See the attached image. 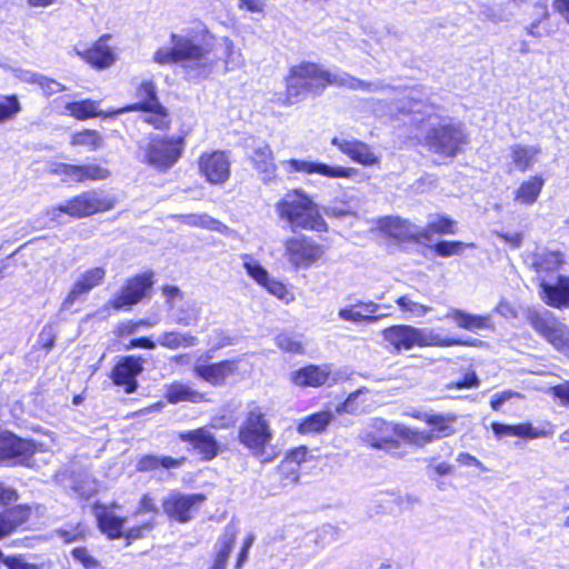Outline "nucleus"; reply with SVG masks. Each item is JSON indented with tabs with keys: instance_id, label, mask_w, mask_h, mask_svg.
I'll use <instances>...</instances> for the list:
<instances>
[{
	"instance_id": "obj_1",
	"label": "nucleus",
	"mask_w": 569,
	"mask_h": 569,
	"mask_svg": "<svg viewBox=\"0 0 569 569\" xmlns=\"http://www.w3.org/2000/svg\"><path fill=\"white\" fill-rule=\"evenodd\" d=\"M383 340L395 352L409 351L415 347H452V346H478L481 341L473 339L463 341L458 338L442 336L435 328L415 327L410 325H393L381 331Z\"/></svg>"
},
{
	"instance_id": "obj_2",
	"label": "nucleus",
	"mask_w": 569,
	"mask_h": 569,
	"mask_svg": "<svg viewBox=\"0 0 569 569\" xmlns=\"http://www.w3.org/2000/svg\"><path fill=\"white\" fill-rule=\"evenodd\" d=\"M278 218L297 229L315 232L328 231V223L320 213L319 206L302 189L288 191L274 204Z\"/></svg>"
},
{
	"instance_id": "obj_3",
	"label": "nucleus",
	"mask_w": 569,
	"mask_h": 569,
	"mask_svg": "<svg viewBox=\"0 0 569 569\" xmlns=\"http://www.w3.org/2000/svg\"><path fill=\"white\" fill-rule=\"evenodd\" d=\"M238 440L261 463L272 462L280 453L272 445L273 430L260 407L247 412L238 429Z\"/></svg>"
},
{
	"instance_id": "obj_4",
	"label": "nucleus",
	"mask_w": 569,
	"mask_h": 569,
	"mask_svg": "<svg viewBox=\"0 0 569 569\" xmlns=\"http://www.w3.org/2000/svg\"><path fill=\"white\" fill-rule=\"evenodd\" d=\"M286 92L277 98L280 106L299 103L308 94L320 96L326 89L325 69L312 62L295 64L284 79Z\"/></svg>"
},
{
	"instance_id": "obj_5",
	"label": "nucleus",
	"mask_w": 569,
	"mask_h": 569,
	"mask_svg": "<svg viewBox=\"0 0 569 569\" xmlns=\"http://www.w3.org/2000/svg\"><path fill=\"white\" fill-rule=\"evenodd\" d=\"M114 207V201L103 197L97 190L81 192L58 206L47 208L46 216L52 221H59L61 214L73 219H82L96 213L106 212Z\"/></svg>"
},
{
	"instance_id": "obj_6",
	"label": "nucleus",
	"mask_w": 569,
	"mask_h": 569,
	"mask_svg": "<svg viewBox=\"0 0 569 569\" xmlns=\"http://www.w3.org/2000/svg\"><path fill=\"white\" fill-rule=\"evenodd\" d=\"M208 37L206 29L194 33L189 31L183 34L172 33L171 42L176 44L178 62L182 63L184 68L208 71L210 64L207 61L211 51Z\"/></svg>"
},
{
	"instance_id": "obj_7",
	"label": "nucleus",
	"mask_w": 569,
	"mask_h": 569,
	"mask_svg": "<svg viewBox=\"0 0 569 569\" xmlns=\"http://www.w3.org/2000/svg\"><path fill=\"white\" fill-rule=\"evenodd\" d=\"M468 143V136L460 124L443 121L430 122L425 144L435 153L445 158H455Z\"/></svg>"
},
{
	"instance_id": "obj_8",
	"label": "nucleus",
	"mask_w": 569,
	"mask_h": 569,
	"mask_svg": "<svg viewBox=\"0 0 569 569\" xmlns=\"http://www.w3.org/2000/svg\"><path fill=\"white\" fill-rule=\"evenodd\" d=\"M48 440L34 441L16 436L12 432H0V461H8L14 465H27L32 455L37 451L48 452L56 445L53 433H46Z\"/></svg>"
},
{
	"instance_id": "obj_9",
	"label": "nucleus",
	"mask_w": 569,
	"mask_h": 569,
	"mask_svg": "<svg viewBox=\"0 0 569 569\" xmlns=\"http://www.w3.org/2000/svg\"><path fill=\"white\" fill-rule=\"evenodd\" d=\"M141 149L143 161L147 164L159 171H166L181 158L184 150V140L180 137L163 138L154 136Z\"/></svg>"
},
{
	"instance_id": "obj_10",
	"label": "nucleus",
	"mask_w": 569,
	"mask_h": 569,
	"mask_svg": "<svg viewBox=\"0 0 569 569\" xmlns=\"http://www.w3.org/2000/svg\"><path fill=\"white\" fill-rule=\"evenodd\" d=\"M282 246L284 260L295 269H309L325 256L323 246L305 234L288 237Z\"/></svg>"
},
{
	"instance_id": "obj_11",
	"label": "nucleus",
	"mask_w": 569,
	"mask_h": 569,
	"mask_svg": "<svg viewBox=\"0 0 569 569\" xmlns=\"http://www.w3.org/2000/svg\"><path fill=\"white\" fill-rule=\"evenodd\" d=\"M530 326L557 350L569 356V328L551 312L529 315Z\"/></svg>"
},
{
	"instance_id": "obj_12",
	"label": "nucleus",
	"mask_w": 569,
	"mask_h": 569,
	"mask_svg": "<svg viewBox=\"0 0 569 569\" xmlns=\"http://www.w3.org/2000/svg\"><path fill=\"white\" fill-rule=\"evenodd\" d=\"M206 496L202 493L186 495L179 491H171L162 501L163 512L170 520L187 523L202 503L206 501Z\"/></svg>"
},
{
	"instance_id": "obj_13",
	"label": "nucleus",
	"mask_w": 569,
	"mask_h": 569,
	"mask_svg": "<svg viewBox=\"0 0 569 569\" xmlns=\"http://www.w3.org/2000/svg\"><path fill=\"white\" fill-rule=\"evenodd\" d=\"M199 174L213 186L224 184L231 174L229 156L221 150L204 151L197 160Z\"/></svg>"
},
{
	"instance_id": "obj_14",
	"label": "nucleus",
	"mask_w": 569,
	"mask_h": 569,
	"mask_svg": "<svg viewBox=\"0 0 569 569\" xmlns=\"http://www.w3.org/2000/svg\"><path fill=\"white\" fill-rule=\"evenodd\" d=\"M210 356H202L193 366L194 376L210 385H222L227 378L239 372L241 359H229L217 363H210Z\"/></svg>"
},
{
	"instance_id": "obj_15",
	"label": "nucleus",
	"mask_w": 569,
	"mask_h": 569,
	"mask_svg": "<svg viewBox=\"0 0 569 569\" xmlns=\"http://www.w3.org/2000/svg\"><path fill=\"white\" fill-rule=\"evenodd\" d=\"M287 172L317 173L330 179H353L359 170L353 167L330 166L323 162L290 159L281 162Z\"/></svg>"
},
{
	"instance_id": "obj_16",
	"label": "nucleus",
	"mask_w": 569,
	"mask_h": 569,
	"mask_svg": "<svg viewBox=\"0 0 569 569\" xmlns=\"http://www.w3.org/2000/svg\"><path fill=\"white\" fill-rule=\"evenodd\" d=\"M152 272H143L127 280L120 292L110 300L113 309L131 307L143 299L146 292L152 287Z\"/></svg>"
},
{
	"instance_id": "obj_17",
	"label": "nucleus",
	"mask_w": 569,
	"mask_h": 569,
	"mask_svg": "<svg viewBox=\"0 0 569 569\" xmlns=\"http://www.w3.org/2000/svg\"><path fill=\"white\" fill-rule=\"evenodd\" d=\"M106 274L107 271L103 267H92L81 272L62 301L61 309L68 310L74 302L83 299L91 290L104 281Z\"/></svg>"
},
{
	"instance_id": "obj_18",
	"label": "nucleus",
	"mask_w": 569,
	"mask_h": 569,
	"mask_svg": "<svg viewBox=\"0 0 569 569\" xmlns=\"http://www.w3.org/2000/svg\"><path fill=\"white\" fill-rule=\"evenodd\" d=\"M331 143L337 147L350 160L363 167H375L380 164V157L366 142L345 137H333Z\"/></svg>"
},
{
	"instance_id": "obj_19",
	"label": "nucleus",
	"mask_w": 569,
	"mask_h": 569,
	"mask_svg": "<svg viewBox=\"0 0 569 569\" xmlns=\"http://www.w3.org/2000/svg\"><path fill=\"white\" fill-rule=\"evenodd\" d=\"M540 299L556 309L569 308V277L559 274L557 278H541L539 282Z\"/></svg>"
},
{
	"instance_id": "obj_20",
	"label": "nucleus",
	"mask_w": 569,
	"mask_h": 569,
	"mask_svg": "<svg viewBox=\"0 0 569 569\" xmlns=\"http://www.w3.org/2000/svg\"><path fill=\"white\" fill-rule=\"evenodd\" d=\"M380 305L375 301H358L353 305L341 307L338 310L340 320L353 325L375 323L387 317L379 313Z\"/></svg>"
},
{
	"instance_id": "obj_21",
	"label": "nucleus",
	"mask_w": 569,
	"mask_h": 569,
	"mask_svg": "<svg viewBox=\"0 0 569 569\" xmlns=\"http://www.w3.org/2000/svg\"><path fill=\"white\" fill-rule=\"evenodd\" d=\"M378 228L391 238L398 240H416L427 239V232L421 228L412 224L410 221L399 217H386L378 221Z\"/></svg>"
},
{
	"instance_id": "obj_22",
	"label": "nucleus",
	"mask_w": 569,
	"mask_h": 569,
	"mask_svg": "<svg viewBox=\"0 0 569 569\" xmlns=\"http://www.w3.org/2000/svg\"><path fill=\"white\" fill-rule=\"evenodd\" d=\"M179 438L189 442L204 460H211L218 455L219 445L213 435L204 428L180 432Z\"/></svg>"
},
{
	"instance_id": "obj_23",
	"label": "nucleus",
	"mask_w": 569,
	"mask_h": 569,
	"mask_svg": "<svg viewBox=\"0 0 569 569\" xmlns=\"http://www.w3.org/2000/svg\"><path fill=\"white\" fill-rule=\"evenodd\" d=\"M137 110H143L147 113L143 117V121L151 124L156 129H163L169 126V117L158 100L143 101L120 109H114L111 112H108L107 116H118L128 111Z\"/></svg>"
},
{
	"instance_id": "obj_24",
	"label": "nucleus",
	"mask_w": 569,
	"mask_h": 569,
	"mask_svg": "<svg viewBox=\"0 0 569 569\" xmlns=\"http://www.w3.org/2000/svg\"><path fill=\"white\" fill-rule=\"evenodd\" d=\"M325 82L326 88L328 86H336L366 92H377L385 88L382 83L367 82L341 70L330 71L325 69Z\"/></svg>"
},
{
	"instance_id": "obj_25",
	"label": "nucleus",
	"mask_w": 569,
	"mask_h": 569,
	"mask_svg": "<svg viewBox=\"0 0 569 569\" xmlns=\"http://www.w3.org/2000/svg\"><path fill=\"white\" fill-rule=\"evenodd\" d=\"M530 263L537 273L538 281L541 282V278H551V273L562 267L565 259L560 251L542 248L532 254Z\"/></svg>"
},
{
	"instance_id": "obj_26",
	"label": "nucleus",
	"mask_w": 569,
	"mask_h": 569,
	"mask_svg": "<svg viewBox=\"0 0 569 569\" xmlns=\"http://www.w3.org/2000/svg\"><path fill=\"white\" fill-rule=\"evenodd\" d=\"M141 371L140 359L127 357L114 367L112 380L116 385L124 387L126 392L131 393L137 388L136 377Z\"/></svg>"
},
{
	"instance_id": "obj_27",
	"label": "nucleus",
	"mask_w": 569,
	"mask_h": 569,
	"mask_svg": "<svg viewBox=\"0 0 569 569\" xmlns=\"http://www.w3.org/2000/svg\"><path fill=\"white\" fill-rule=\"evenodd\" d=\"M331 373V366L328 363L321 366L310 365L291 375V381L298 387H321L323 386Z\"/></svg>"
},
{
	"instance_id": "obj_28",
	"label": "nucleus",
	"mask_w": 569,
	"mask_h": 569,
	"mask_svg": "<svg viewBox=\"0 0 569 569\" xmlns=\"http://www.w3.org/2000/svg\"><path fill=\"white\" fill-rule=\"evenodd\" d=\"M443 319L451 320L458 328L469 331L488 329L491 327L490 316L473 315L457 308H450L443 316Z\"/></svg>"
},
{
	"instance_id": "obj_29",
	"label": "nucleus",
	"mask_w": 569,
	"mask_h": 569,
	"mask_svg": "<svg viewBox=\"0 0 569 569\" xmlns=\"http://www.w3.org/2000/svg\"><path fill=\"white\" fill-rule=\"evenodd\" d=\"M76 51L79 57L99 69L108 68L116 61L114 53L107 46L103 38L97 41L90 49L83 51L77 49Z\"/></svg>"
},
{
	"instance_id": "obj_30",
	"label": "nucleus",
	"mask_w": 569,
	"mask_h": 569,
	"mask_svg": "<svg viewBox=\"0 0 569 569\" xmlns=\"http://www.w3.org/2000/svg\"><path fill=\"white\" fill-rule=\"evenodd\" d=\"M94 516L101 531L104 532L109 538L116 539L122 536L126 518L118 517L114 515L111 508L99 505L94 506Z\"/></svg>"
},
{
	"instance_id": "obj_31",
	"label": "nucleus",
	"mask_w": 569,
	"mask_h": 569,
	"mask_svg": "<svg viewBox=\"0 0 569 569\" xmlns=\"http://www.w3.org/2000/svg\"><path fill=\"white\" fill-rule=\"evenodd\" d=\"M31 515V508L27 505H19L6 510L0 516V539L13 532L26 523Z\"/></svg>"
},
{
	"instance_id": "obj_32",
	"label": "nucleus",
	"mask_w": 569,
	"mask_h": 569,
	"mask_svg": "<svg viewBox=\"0 0 569 569\" xmlns=\"http://www.w3.org/2000/svg\"><path fill=\"white\" fill-rule=\"evenodd\" d=\"M360 438L371 447L381 448L391 439L390 425L382 419H375L361 430Z\"/></svg>"
},
{
	"instance_id": "obj_33",
	"label": "nucleus",
	"mask_w": 569,
	"mask_h": 569,
	"mask_svg": "<svg viewBox=\"0 0 569 569\" xmlns=\"http://www.w3.org/2000/svg\"><path fill=\"white\" fill-rule=\"evenodd\" d=\"M545 180L540 176H533L522 181L513 192L515 202L522 206H531L539 198Z\"/></svg>"
},
{
	"instance_id": "obj_34",
	"label": "nucleus",
	"mask_w": 569,
	"mask_h": 569,
	"mask_svg": "<svg viewBox=\"0 0 569 569\" xmlns=\"http://www.w3.org/2000/svg\"><path fill=\"white\" fill-rule=\"evenodd\" d=\"M67 113L77 120L83 121L94 117H103L111 118L112 116H107L110 111H103L99 108V102L90 99L67 102L64 106Z\"/></svg>"
},
{
	"instance_id": "obj_35",
	"label": "nucleus",
	"mask_w": 569,
	"mask_h": 569,
	"mask_svg": "<svg viewBox=\"0 0 569 569\" xmlns=\"http://www.w3.org/2000/svg\"><path fill=\"white\" fill-rule=\"evenodd\" d=\"M418 418L433 427L431 431H435V439L450 437L456 433L455 422L457 417L452 413H423Z\"/></svg>"
},
{
	"instance_id": "obj_36",
	"label": "nucleus",
	"mask_w": 569,
	"mask_h": 569,
	"mask_svg": "<svg viewBox=\"0 0 569 569\" xmlns=\"http://www.w3.org/2000/svg\"><path fill=\"white\" fill-rule=\"evenodd\" d=\"M323 212L329 218L345 219L356 218L357 208L351 201V197L343 193L341 197H337L331 200L327 206L323 207Z\"/></svg>"
},
{
	"instance_id": "obj_37",
	"label": "nucleus",
	"mask_w": 569,
	"mask_h": 569,
	"mask_svg": "<svg viewBox=\"0 0 569 569\" xmlns=\"http://www.w3.org/2000/svg\"><path fill=\"white\" fill-rule=\"evenodd\" d=\"M332 419L333 415L330 411L316 412L301 419L297 430L300 435L320 433L330 425Z\"/></svg>"
},
{
	"instance_id": "obj_38",
	"label": "nucleus",
	"mask_w": 569,
	"mask_h": 569,
	"mask_svg": "<svg viewBox=\"0 0 569 569\" xmlns=\"http://www.w3.org/2000/svg\"><path fill=\"white\" fill-rule=\"evenodd\" d=\"M253 162L257 170L261 172L264 182H269L276 177V164L268 144H261L254 150Z\"/></svg>"
},
{
	"instance_id": "obj_39",
	"label": "nucleus",
	"mask_w": 569,
	"mask_h": 569,
	"mask_svg": "<svg viewBox=\"0 0 569 569\" xmlns=\"http://www.w3.org/2000/svg\"><path fill=\"white\" fill-rule=\"evenodd\" d=\"M164 397L170 403H178L182 401L200 402L204 398L201 392L196 391L188 385L181 382L168 385L166 387Z\"/></svg>"
},
{
	"instance_id": "obj_40",
	"label": "nucleus",
	"mask_w": 569,
	"mask_h": 569,
	"mask_svg": "<svg viewBox=\"0 0 569 569\" xmlns=\"http://www.w3.org/2000/svg\"><path fill=\"white\" fill-rule=\"evenodd\" d=\"M198 338L190 332L164 331L158 337V343L168 349L190 348L198 345Z\"/></svg>"
},
{
	"instance_id": "obj_41",
	"label": "nucleus",
	"mask_w": 569,
	"mask_h": 569,
	"mask_svg": "<svg viewBox=\"0 0 569 569\" xmlns=\"http://www.w3.org/2000/svg\"><path fill=\"white\" fill-rule=\"evenodd\" d=\"M103 143L102 134L91 129L76 131L70 136V144L72 147H83L90 152L98 151L103 147Z\"/></svg>"
},
{
	"instance_id": "obj_42",
	"label": "nucleus",
	"mask_w": 569,
	"mask_h": 569,
	"mask_svg": "<svg viewBox=\"0 0 569 569\" xmlns=\"http://www.w3.org/2000/svg\"><path fill=\"white\" fill-rule=\"evenodd\" d=\"M540 151L535 146L517 144L511 148V159L519 170L527 171L537 162Z\"/></svg>"
},
{
	"instance_id": "obj_43",
	"label": "nucleus",
	"mask_w": 569,
	"mask_h": 569,
	"mask_svg": "<svg viewBox=\"0 0 569 569\" xmlns=\"http://www.w3.org/2000/svg\"><path fill=\"white\" fill-rule=\"evenodd\" d=\"M396 305L407 317L421 318L431 311V307L412 299L411 295H402L396 299Z\"/></svg>"
},
{
	"instance_id": "obj_44",
	"label": "nucleus",
	"mask_w": 569,
	"mask_h": 569,
	"mask_svg": "<svg viewBox=\"0 0 569 569\" xmlns=\"http://www.w3.org/2000/svg\"><path fill=\"white\" fill-rule=\"evenodd\" d=\"M237 531L234 528H228L220 539V548L218 550L214 563L211 569H224L229 555L236 541Z\"/></svg>"
},
{
	"instance_id": "obj_45",
	"label": "nucleus",
	"mask_w": 569,
	"mask_h": 569,
	"mask_svg": "<svg viewBox=\"0 0 569 569\" xmlns=\"http://www.w3.org/2000/svg\"><path fill=\"white\" fill-rule=\"evenodd\" d=\"M179 220L188 226L201 227L220 232L227 229V227L222 222L210 217L207 213L181 214L179 216Z\"/></svg>"
},
{
	"instance_id": "obj_46",
	"label": "nucleus",
	"mask_w": 569,
	"mask_h": 569,
	"mask_svg": "<svg viewBox=\"0 0 569 569\" xmlns=\"http://www.w3.org/2000/svg\"><path fill=\"white\" fill-rule=\"evenodd\" d=\"M242 266L248 276L254 280L259 286H263L270 278L269 272L263 268L252 256L243 254L241 257Z\"/></svg>"
},
{
	"instance_id": "obj_47",
	"label": "nucleus",
	"mask_w": 569,
	"mask_h": 569,
	"mask_svg": "<svg viewBox=\"0 0 569 569\" xmlns=\"http://www.w3.org/2000/svg\"><path fill=\"white\" fill-rule=\"evenodd\" d=\"M184 458L173 459L171 457L147 456L139 461V468L141 470L154 469L158 467L166 469L178 468L184 462Z\"/></svg>"
},
{
	"instance_id": "obj_48",
	"label": "nucleus",
	"mask_w": 569,
	"mask_h": 569,
	"mask_svg": "<svg viewBox=\"0 0 569 569\" xmlns=\"http://www.w3.org/2000/svg\"><path fill=\"white\" fill-rule=\"evenodd\" d=\"M21 111L17 96H6L0 101V123L13 119Z\"/></svg>"
},
{
	"instance_id": "obj_49",
	"label": "nucleus",
	"mask_w": 569,
	"mask_h": 569,
	"mask_svg": "<svg viewBox=\"0 0 569 569\" xmlns=\"http://www.w3.org/2000/svg\"><path fill=\"white\" fill-rule=\"evenodd\" d=\"M422 231L428 234L426 240H429L432 233L451 234L455 233V221L446 217H438Z\"/></svg>"
},
{
	"instance_id": "obj_50",
	"label": "nucleus",
	"mask_w": 569,
	"mask_h": 569,
	"mask_svg": "<svg viewBox=\"0 0 569 569\" xmlns=\"http://www.w3.org/2000/svg\"><path fill=\"white\" fill-rule=\"evenodd\" d=\"M200 319V309L197 306H187L178 310L174 322L182 327H192L198 325Z\"/></svg>"
},
{
	"instance_id": "obj_51",
	"label": "nucleus",
	"mask_w": 569,
	"mask_h": 569,
	"mask_svg": "<svg viewBox=\"0 0 569 569\" xmlns=\"http://www.w3.org/2000/svg\"><path fill=\"white\" fill-rule=\"evenodd\" d=\"M262 287L269 293L284 301L286 303H289L295 299L293 293L282 282L273 278H269Z\"/></svg>"
},
{
	"instance_id": "obj_52",
	"label": "nucleus",
	"mask_w": 569,
	"mask_h": 569,
	"mask_svg": "<svg viewBox=\"0 0 569 569\" xmlns=\"http://www.w3.org/2000/svg\"><path fill=\"white\" fill-rule=\"evenodd\" d=\"M81 182L86 180L100 181L110 176V171L100 164L80 166Z\"/></svg>"
},
{
	"instance_id": "obj_53",
	"label": "nucleus",
	"mask_w": 569,
	"mask_h": 569,
	"mask_svg": "<svg viewBox=\"0 0 569 569\" xmlns=\"http://www.w3.org/2000/svg\"><path fill=\"white\" fill-rule=\"evenodd\" d=\"M552 433V431L539 430L535 428L531 423H519L515 425L513 437L523 438V439H538L545 438Z\"/></svg>"
},
{
	"instance_id": "obj_54",
	"label": "nucleus",
	"mask_w": 569,
	"mask_h": 569,
	"mask_svg": "<svg viewBox=\"0 0 569 569\" xmlns=\"http://www.w3.org/2000/svg\"><path fill=\"white\" fill-rule=\"evenodd\" d=\"M472 243H465L461 241H440L436 244L435 251L441 257H450L459 254L467 247H472Z\"/></svg>"
},
{
	"instance_id": "obj_55",
	"label": "nucleus",
	"mask_w": 569,
	"mask_h": 569,
	"mask_svg": "<svg viewBox=\"0 0 569 569\" xmlns=\"http://www.w3.org/2000/svg\"><path fill=\"white\" fill-rule=\"evenodd\" d=\"M276 345L283 351L291 353H301L303 351V347L301 341H299L296 337H292L288 333H280L276 337Z\"/></svg>"
},
{
	"instance_id": "obj_56",
	"label": "nucleus",
	"mask_w": 569,
	"mask_h": 569,
	"mask_svg": "<svg viewBox=\"0 0 569 569\" xmlns=\"http://www.w3.org/2000/svg\"><path fill=\"white\" fill-rule=\"evenodd\" d=\"M278 470L281 475V481L283 486H295L300 479L299 467L292 463H288V467L283 466V460L280 462Z\"/></svg>"
},
{
	"instance_id": "obj_57",
	"label": "nucleus",
	"mask_w": 569,
	"mask_h": 569,
	"mask_svg": "<svg viewBox=\"0 0 569 569\" xmlns=\"http://www.w3.org/2000/svg\"><path fill=\"white\" fill-rule=\"evenodd\" d=\"M308 455L309 451L306 446L292 448L286 453L283 458V466L288 467V463H292L300 467L302 462L308 460Z\"/></svg>"
},
{
	"instance_id": "obj_58",
	"label": "nucleus",
	"mask_w": 569,
	"mask_h": 569,
	"mask_svg": "<svg viewBox=\"0 0 569 569\" xmlns=\"http://www.w3.org/2000/svg\"><path fill=\"white\" fill-rule=\"evenodd\" d=\"M3 563L8 569H44L43 563L28 562L23 556H10L3 558Z\"/></svg>"
},
{
	"instance_id": "obj_59",
	"label": "nucleus",
	"mask_w": 569,
	"mask_h": 569,
	"mask_svg": "<svg viewBox=\"0 0 569 569\" xmlns=\"http://www.w3.org/2000/svg\"><path fill=\"white\" fill-rule=\"evenodd\" d=\"M537 8L540 9V17L526 27V32L531 37L541 38L546 33L541 31L540 22L549 18V11L546 4H537Z\"/></svg>"
},
{
	"instance_id": "obj_60",
	"label": "nucleus",
	"mask_w": 569,
	"mask_h": 569,
	"mask_svg": "<svg viewBox=\"0 0 569 569\" xmlns=\"http://www.w3.org/2000/svg\"><path fill=\"white\" fill-rule=\"evenodd\" d=\"M403 435L408 440L419 446H423L435 440V431H419L408 428Z\"/></svg>"
},
{
	"instance_id": "obj_61",
	"label": "nucleus",
	"mask_w": 569,
	"mask_h": 569,
	"mask_svg": "<svg viewBox=\"0 0 569 569\" xmlns=\"http://www.w3.org/2000/svg\"><path fill=\"white\" fill-rule=\"evenodd\" d=\"M153 61L158 64L178 63L176 44L172 48H159L153 54Z\"/></svg>"
},
{
	"instance_id": "obj_62",
	"label": "nucleus",
	"mask_w": 569,
	"mask_h": 569,
	"mask_svg": "<svg viewBox=\"0 0 569 569\" xmlns=\"http://www.w3.org/2000/svg\"><path fill=\"white\" fill-rule=\"evenodd\" d=\"M74 490L81 497L90 498L98 491V482L90 477H86L77 482Z\"/></svg>"
},
{
	"instance_id": "obj_63",
	"label": "nucleus",
	"mask_w": 569,
	"mask_h": 569,
	"mask_svg": "<svg viewBox=\"0 0 569 569\" xmlns=\"http://www.w3.org/2000/svg\"><path fill=\"white\" fill-rule=\"evenodd\" d=\"M266 0H238L239 10L264 16Z\"/></svg>"
},
{
	"instance_id": "obj_64",
	"label": "nucleus",
	"mask_w": 569,
	"mask_h": 569,
	"mask_svg": "<svg viewBox=\"0 0 569 569\" xmlns=\"http://www.w3.org/2000/svg\"><path fill=\"white\" fill-rule=\"evenodd\" d=\"M549 392L560 401L561 405H569V380L549 389Z\"/></svg>"
}]
</instances>
